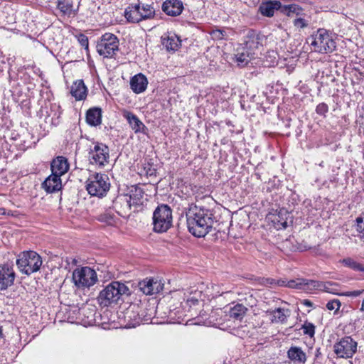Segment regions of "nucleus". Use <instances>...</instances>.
I'll return each instance as SVG.
<instances>
[{
    "instance_id": "72a5a7b5",
    "label": "nucleus",
    "mask_w": 364,
    "mask_h": 364,
    "mask_svg": "<svg viewBox=\"0 0 364 364\" xmlns=\"http://www.w3.org/2000/svg\"><path fill=\"white\" fill-rule=\"evenodd\" d=\"M315 283L316 282L314 280H306L298 278L296 279L287 281V287L289 288L302 289L305 286H309V284H312L314 287H316Z\"/></svg>"
},
{
    "instance_id": "09e8293b",
    "label": "nucleus",
    "mask_w": 364,
    "mask_h": 364,
    "mask_svg": "<svg viewBox=\"0 0 364 364\" xmlns=\"http://www.w3.org/2000/svg\"><path fill=\"white\" fill-rule=\"evenodd\" d=\"M287 281L279 280L277 284L279 286L287 287Z\"/></svg>"
},
{
    "instance_id": "39448f33",
    "label": "nucleus",
    "mask_w": 364,
    "mask_h": 364,
    "mask_svg": "<svg viewBox=\"0 0 364 364\" xmlns=\"http://www.w3.org/2000/svg\"><path fill=\"white\" fill-rule=\"evenodd\" d=\"M43 261L41 257L34 251H24L18 255L16 265L19 271L30 275L39 271Z\"/></svg>"
},
{
    "instance_id": "58836bf2",
    "label": "nucleus",
    "mask_w": 364,
    "mask_h": 364,
    "mask_svg": "<svg viewBox=\"0 0 364 364\" xmlns=\"http://www.w3.org/2000/svg\"><path fill=\"white\" fill-rule=\"evenodd\" d=\"M293 25L299 29L304 28L309 26V21L302 17V16H299L294 19Z\"/></svg>"
},
{
    "instance_id": "7ed1b4c3",
    "label": "nucleus",
    "mask_w": 364,
    "mask_h": 364,
    "mask_svg": "<svg viewBox=\"0 0 364 364\" xmlns=\"http://www.w3.org/2000/svg\"><path fill=\"white\" fill-rule=\"evenodd\" d=\"M311 50L320 53H332L336 46L332 34L326 29L319 28L306 39Z\"/></svg>"
},
{
    "instance_id": "bb28decb",
    "label": "nucleus",
    "mask_w": 364,
    "mask_h": 364,
    "mask_svg": "<svg viewBox=\"0 0 364 364\" xmlns=\"http://www.w3.org/2000/svg\"><path fill=\"white\" fill-rule=\"evenodd\" d=\"M144 194V193L142 188L136 186H132L129 191V195H128V198H130V203H132V205L138 206L142 205Z\"/></svg>"
},
{
    "instance_id": "cd10ccee",
    "label": "nucleus",
    "mask_w": 364,
    "mask_h": 364,
    "mask_svg": "<svg viewBox=\"0 0 364 364\" xmlns=\"http://www.w3.org/2000/svg\"><path fill=\"white\" fill-rule=\"evenodd\" d=\"M281 12L288 17L293 18L294 16H302L304 14V9L297 4L282 5Z\"/></svg>"
},
{
    "instance_id": "4468645a",
    "label": "nucleus",
    "mask_w": 364,
    "mask_h": 364,
    "mask_svg": "<svg viewBox=\"0 0 364 364\" xmlns=\"http://www.w3.org/2000/svg\"><path fill=\"white\" fill-rule=\"evenodd\" d=\"M164 283L159 278H151L139 282L140 290L146 295H152L161 292Z\"/></svg>"
},
{
    "instance_id": "c756f323",
    "label": "nucleus",
    "mask_w": 364,
    "mask_h": 364,
    "mask_svg": "<svg viewBox=\"0 0 364 364\" xmlns=\"http://www.w3.org/2000/svg\"><path fill=\"white\" fill-rule=\"evenodd\" d=\"M247 311V308L244 305L237 304L229 309L228 314L230 318L234 320L241 321L244 318Z\"/></svg>"
},
{
    "instance_id": "9b49d317",
    "label": "nucleus",
    "mask_w": 364,
    "mask_h": 364,
    "mask_svg": "<svg viewBox=\"0 0 364 364\" xmlns=\"http://www.w3.org/2000/svg\"><path fill=\"white\" fill-rule=\"evenodd\" d=\"M357 346L350 336H345L334 344V353L338 358H350L357 351Z\"/></svg>"
},
{
    "instance_id": "c85d7f7f",
    "label": "nucleus",
    "mask_w": 364,
    "mask_h": 364,
    "mask_svg": "<svg viewBox=\"0 0 364 364\" xmlns=\"http://www.w3.org/2000/svg\"><path fill=\"white\" fill-rule=\"evenodd\" d=\"M163 45L167 50H176L181 46V40L176 34L168 35L162 38Z\"/></svg>"
},
{
    "instance_id": "de8ad7c7",
    "label": "nucleus",
    "mask_w": 364,
    "mask_h": 364,
    "mask_svg": "<svg viewBox=\"0 0 364 364\" xmlns=\"http://www.w3.org/2000/svg\"><path fill=\"white\" fill-rule=\"evenodd\" d=\"M302 304L304 306H309V307H312L313 306V303L311 301L308 300V299L303 300Z\"/></svg>"
},
{
    "instance_id": "f257e3e1",
    "label": "nucleus",
    "mask_w": 364,
    "mask_h": 364,
    "mask_svg": "<svg viewBox=\"0 0 364 364\" xmlns=\"http://www.w3.org/2000/svg\"><path fill=\"white\" fill-rule=\"evenodd\" d=\"M186 217L188 231L195 237H205L211 231L214 220L210 210L192 204L186 212Z\"/></svg>"
},
{
    "instance_id": "aec40b11",
    "label": "nucleus",
    "mask_w": 364,
    "mask_h": 364,
    "mask_svg": "<svg viewBox=\"0 0 364 364\" xmlns=\"http://www.w3.org/2000/svg\"><path fill=\"white\" fill-rule=\"evenodd\" d=\"M60 175L53 173L43 183V187L48 193H54L61 189L62 183Z\"/></svg>"
},
{
    "instance_id": "b1692460",
    "label": "nucleus",
    "mask_w": 364,
    "mask_h": 364,
    "mask_svg": "<svg viewBox=\"0 0 364 364\" xmlns=\"http://www.w3.org/2000/svg\"><path fill=\"white\" fill-rule=\"evenodd\" d=\"M86 121L91 126H97L102 123V109L93 107L87 112Z\"/></svg>"
},
{
    "instance_id": "dca6fc26",
    "label": "nucleus",
    "mask_w": 364,
    "mask_h": 364,
    "mask_svg": "<svg viewBox=\"0 0 364 364\" xmlns=\"http://www.w3.org/2000/svg\"><path fill=\"white\" fill-rule=\"evenodd\" d=\"M131 206L132 203H130V198H128V195H119L112 203V208L122 217L129 215Z\"/></svg>"
},
{
    "instance_id": "a19ab883",
    "label": "nucleus",
    "mask_w": 364,
    "mask_h": 364,
    "mask_svg": "<svg viewBox=\"0 0 364 364\" xmlns=\"http://www.w3.org/2000/svg\"><path fill=\"white\" fill-rule=\"evenodd\" d=\"M211 36L215 40H222L227 37L226 31L221 29H215L211 32Z\"/></svg>"
},
{
    "instance_id": "ea45409f",
    "label": "nucleus",
    "mask_w": 364,
    "mask_h": 364,
    "mask_svg": "<svg viewBox=\"0 0 364 364\" xmlns=\"http://www.w3.org/2000/svg\"><path fill=\"white\" fill-rule=\"evenodd\" d=\"M57 7L64 14H70L72 9V5L65 1H59Z\"/></svg>"
},
{
    "instance_id": "a211bd4d",
    "label": "nucleus",
    "mask_w": 364,
    "mask_h": 364,
    "mask_svg": "<svg viewBox=\"0 0 364 364\" xmlns=\"http://www.w3.org/2000/svg\"><path fill=\"white\" fill-rule=\"evenodd\" d=\"M282 2L277 0L262 2L259 6L260 14L266 17H272L276 11L280 10Z\"/></svg>"
},
{
    "instance_id": "e433bc0d",
    "label": "nucleus",
    "mask_w": 364,
    "mask_h": 364,
    "mask_svg": "<svg viewBox=\"0 0 364 364\" xmlns=\"http://www.w3.org/2000/svg\"><path fill=\"white\" fill-rule=\"evenodd\" d=\"M139 312L141 317V322L148 323L151 321V319L155 314V310L154 307L149 309L146 308L144 309H141V308Z\"/></svg>"
},
{
    "instance_id": "a18cd8bd",
    "label": "nucleus",
    "mask_w": 364,
    "mask_h": 364,
    "mask_svg": "<svg viewBox=\"0 0 364 364\" xmlns=\"http://www.w3.org/2000/svg\"><path fill=\"white\" fill-rule=\"evenodd\" d=\"M364 292V289L362 290H355L350 291H346L341 294L339 295L346 296H351V297H357L359 296Z\"/></svg>"
},
{
    "instance_id": "20e7f679",
    "label": "nucleus",
    "mask_w": 364,
    "mask_h": 364,
    "mask_svg": "<svg viewBox=\"0 0 364 364\" xmlns=\"http://www.w3.org/2000/svg\"><path fill=\"white\" fill-rule=\"evenodd\" d=\"M109 188V178L105 173H93L89 176L86 181V190L92 196L103 198Z\"/></svg>"
},
{
    "instance_id": "f8f14e48",
    "label": "nucleus",
    "mask_w": 364,
    "mask_h": 364,
    "mask_svg": "<svg viewBox=\"0 0 364 364\" xmlns=\"http://www.w3.org/2000/svg\"><path fill=\"white\" fill-rule=\"evenodd\" d=\"M265 36L255 30H249L244 36L242 50H247L254 55L255 51L262 46Z\"/></svg>"
},
{
    "instance_id": "f03ea898",
    "label": "nucleus",
    "mask_w": 364,
    "mask_h": 364,
    "mask_svg": "<svg viewBox=\"0 0 364 364\" xmlns=\"http://www.w3.org/2000/svg\"><path fill=\"white\" fill-rule=\"evenodd\" d=\"M131 294V290L124 283L114 281L107 285L98 296L100 305L108 306L112 303H115L124 296Z\"/></svg>"
},
{
    "instance_id": "5701e85b",
    "label": "nucleus",
    "mask_w": 364,
    "mask_h": 364,
    "mask_svg": "<svg viewBox=\"0 0 364 364\" xmlns=\"http://www.w3.org/2000/svg\"><path fill=\"white\" fill-rule=\"evenodd\" d=\"M70 93L76 100H84L87 96V87L82 80L75 82L70 89Z\"/></svg>"
},
{
    "instance_id": "f3484780",
    "label": "nucleus",
    "mask_w": 364,
    "mask_h": 364,
    "mask_svg": "<svg viewBox=\"0 0 364 364\" xmlns=\"http://www.w3.org/2000/svg\"><path fill=\"white\" fill-rule=\"evenodd\" d=\"M161 9L168 16H178L183 10V4L180 0H166L162 4Z\"/></svg>"
},
{
    "instance_id": "2f4dec72",
    "label": "nucleus",
    "mask_w": 364,
    "mask_h": 364,
    "mask_svg": "<svg viewBox=\"0 0 364 364\" xmlns=\"http://www.w3.org/2000/svg\"><path fill=\"white\" fill-rule=\"evenodd\" d=\"M203 296L201 291H192L190 292L189 296H187L185 304L188 306L189 308L198 306L200 302L203 301Z\"/></svg>"
},
{
    "instance_id": "ddd939ff",
    "label": "nucleus",
    "mask_w": 364,
    "mask_h": 364,
    "mask_svg": "<svg viewBox=\"0 0 364 364\" xmlns=\"http://www.w3.org/2000/svg\"><path fill=\"white\" fill-rule=\"evenodd\" d=\"M16 278V273L11 265L9 264H0V291L7 289L11 287Z\"/></svg>"
},
{
    "instance_id": "1a4fd4ad",
    "label": "nucleus",
    "mask_w": 364,
    "mask_h": 364,
    "mask_svg": "<svg viewBox=\"0 0 364 364\" xmlns=\"http://www.w3.org/2000/svg\"><path fill=\"white\" fill-rule=\"evenodd\" d=\"M109 149L103 143H95L93 147L90 148L88 152L90 164L98 168H103L107 166L109 163Z\"/></svg>"
},
{
    "instance_id": "6e6552de",
    "label": "nucleus",
    "mask_w": 364,
    "mask_h": 364,
    "mask_svg": "<svg viewBox=\"0 0 364 364\" xmlns=\"http://www.w3.org/2000/svg\"><path fill=\"white\" fill-rule=\"evenodd\" d=\"M119 39L111 33L103 34L97 41L96 49L100 55L104 58H113L119 50Z\"/></svg>"
},
{
    "instance_id": "4c0bfd02",
    "label": "nucleus",
    "mask_w": 364,
    "mask_h": 364,
    "mask_svg": "<svg viewBox=\"0 0 364 364\" xmlns=\"http://www.w3.org/2000/svg\"><path fill=\"white\" fill-rule=\"evenodd\" d=\"M303 333L305 335H308L311 338L314 337L315 334V326L309 322L306 321L301 326Z\"/></svg>"
},
{
    "instance_id": "79ce46f5",
    "label": "nucleus",
    "mask_w": 364,
    "mask_h": 364,
    "mask_svg": "<svg viewBox=\"0 0 364 364\" xmlns=\"http://www.w3.org/2000/svg\"><path fill=\"white\" fill-rule=\"evenodd\" d=\"M341 302L338 299H333V300H331V301H329L327 304H326V308L328 309V310H335L336 312L337 311H338V309H340L341 307Z\"/></svg>"
},
{
    "instance_id": "0eeeda50",
    "label": "nucleus",
    "mask_w": 364,
    "mask_h": 364,
    "mask_svg": "<svg viewBox=\"0 0 364 364\" xmlns=\"http://www.w3.org/2000/svg\"><path fill=\"white\" fill-rule=\"evenodd\" d=\"M172 210L168 205H159L153 213V230L158 233L166 232L172 226Z\"/></svg>"
},
{
    "instance_id": "f704fd0d",
    "label": "nucleus",
    "mask_w": 364,
    "mask_h": 364,
    "mask_svg": "<svg viewBox=\"0 0 364 364\" xmlns=\"http://www.w3.org/2000/svg\"><path fill=\"white\" fill-rule=\"evenodd\" d=\"M97 219L98 221L104 223L107 225H114L116 223L115 216L109 211H105V213L100 214Z\"/></svg>"
},
{
    "instance_id": "6ab92c4d",
    "label": "nucleus",
    "mask_w": 364,
    "mask_h": 364,
    "mask_svg": "<svg viewBox=\"0 0 364 364\" xmlns=\"http://www.w3.org/2000/svg\"><path fill=\"white\" fill-rule=\"evenodd\" d=\"M140 309L141 307L138 304H131L127 309L124 317L129 323V327H135L141 322Z\"/></svg>"
},
{
    "instance_id": "7c9ffc66",
    "label": "nucleus",
    "mask_w": 364,
    "mask_h": 364,
    "mask_svg": "<svg viewBox=\"0 0 364 364\" xmlns=\"http://www.w3.org/2000/svg\"><path fill=\"white\" fill-rule=\"evenodd\" d=\"M272 316L271 321L273 323H284L288 316H289V311L282 308H277L269 311Z\"/></svg>"
},
{
    "instance_id": "4be33fe9",
    "label": "nucleus",
    "mask_w": 364,
    "mask_h": 364,
    "mask_svg": "<svg viewBox=\"0 0 364 364\" xmlns=\"http://www.w3.org/2000/svg\"><path fill=\"white\" fill-rule=\"evenodd\" d=\"M148 81L145 75L141 73L132 77L130 80V87L134 93L143 92L146 89Z\"/></svg>"
},
{
    "instance_id": "603ef678",
    "label": "nucleus",
    "mask_w": 364,
    "mask_h": 364,
    "mask_svg": "<svg viewBox=\"0 0 364 364\" xmlns=\"http://www.w3.org/2000/svg\"><path fill=\"white\" fill-rule=\"evenodd\" d=\"M2 335H3V333H2V328H1V326H0V338L2 337Z\"/></svg>"
},
{
    "instance_id": "473e14b6",
    "label": "nucleus",
    "mask_w": 364,
    "mask_h": 364,
    "mask_svg": "<svg viewBox=\"0 0 364 364\" xmlns=\"http://www.w3.org/2000/svg\"><path fill=\"white\" fill-rule=\"evenodd\" d=\"M236 61L239 66L243 67L254 58V54L247 50H242L241 52H237L235 55Z\"/></svg>"
},
{
    "instance_id": "49530a36",
    "label": "nucleus",
    "mask_w": 364,
    "mask_h": 364,
    "mask_svg": "<svg viewBox=\"0 0 364 364\" xmlns=\"http://www.w3.org/2000/svg\"><path fill=\"white\" fill-rule=\"evenodd\" d=\"M357 230L360 233L364 234V219L362 218H358L356 219Z\"/></svg>"
},
{
    "instance_id": "2eb2a0df",
    "label": "nucleus",
    "mask_w": 364,
    "mask_h": 364,
    "mask_svg": "<svg viewBox=\"0 0 364 364\" xmlns=\"http://www.w3.org/2000/svg\"><path fill=\"white\" fill-rule=\"evenodd\" d=\"M122 117L126 119L129 127L135 134L141 133L145 135L148 134V128L136 114L127 109H124L122 112Z\"/></svg>"
},
{
    "instance_id": "9d476101",
    "label": "nucleus",
    "mask_w": 364,
    "mask_h": 364,
    "mask_svg": "<svg viewBox=\"0 0 364 364\" xmlns=\"http://www.w3.org/2000/svg\"><path fill=\"white\" fill-rule=\"evenodd\" d=\"M73 280L78 288H89L97 281L96 272L90 267L75 269L73 272Z\"/></svg>"
},
{
    "instance_id": "c9c22d12",
    "label": "nucleus",
    "mask_w": 364,
    "mask_h": 364,
    "mask_svg": "<svg viewBox=\"0 0 364 364\" xmlns=\"http://www.w3.org/2000/svg\"><path fill=\"white\" fill-rule=\"evenodd\" d=\"M342 263L345 266H346L355 271H359V272H364V267L361 264L357 262L356 261H355L353 259H352L350 257L343 259L342 260Z\"/></svg>"
},
{
    "instance_id": "393cba45",
    "label": "nucleus",
    "mask_w": 364,
    "mask_h": 364,
    "mask_svg": "<svg viewBox=\"0 0 364 364\" xmlns=\"http://www.w3.org/2000/svg\"><path fill=\"white\" fill-rule=\"evenodd\" d=\"M287 356L291 360L294 362L304 363L306 361V353L300 347H291L287 351Z\"/></svg>"
},
{
    "instance_id": "412c9836",
    "label": "nucleus",
    "mask_w": 364,
    "mask_h": 364,
    "mask_svg": "<svg viewBox=\"0 0 364 364\" xmlns=\"http://www.w3.org/2000/svg\"><path fill=\"white\" fill-rule=\"evenodd\" d=\"M50 168L53 173L62 176L68 171L69 164L65 157L57 156L52 161Z\"/></svg>"
},
{
    "instance_id": "37998d69",
    "label": "nucleus",
    "mask_w": 364,
    "mask_h": 364,
    "mask_svg": "<svg viewBox=\"0 0 364 364\" xmlns=\"http://www.w3.org/2000/svg\"><path fill=\"white\" fill-rule=\"evenodd\" d=\"M77 41H78L79 43L81 45V46L83 47L85 49L88 50V46H89L88 38L82 33L79 34L77 36Z\"/></svg>"
},
{
    "instance_id": "3c124183",
    "label": "nucleus",
    "mask_w": 364,
    "mask_h": 364,
    "mask_svg": "<svg viewBox=\"0 0 364 364\" xmlns=\"http://www.w3.org/2000/svg\"><path fill=\"white\" fill-rule=\"evenodd\" d=\"M360 311H364V298H363V302H362V305H361V307H360Z\"/></svg>"
},
{
    "instance_id": "8fccbe9b",
    "label": "nucleus",
    "mask_w": 364,
    "mask_h": 364,
    "mask_svg": "<svg viewBox=\"0 0 364 364\" xmlns=\"http://www.w3.org/2000/svg\"><path fill=\"white\" fill-rule=\"evenodd\" d=\"M5 213H6L5 209L3 208H0V215H5Z\"/></svg>"
},
{
    "instance_id": "a878e982",
    "label": "nucleus",
    "mask_w": 364,
    "mask_h": 364,
    "mask_svg": "<svg viewBox=\"0 0 364 364\" xmlns=\"http://www.w3.org/2000/svg\"><path fill=\"white\" fill-rule=\"evenodd\" d=\"M289 213L285 209H280L279 211L273 215L272 222L277 229H284L287 227V218Z\"/></svg>"
},
{
    "instance_id": "423d86ee",
    "label": "nucleus",
    "mask_w": 364,
    "mask_h": 364,
    "mask_svg": "<svg viewBox=\"0 0 364 364\" xmlns=\"http://www.w3.org/2000/svg\"><path fill=\"white\" fill-rule=\"evenodd\" d=\"M154 16L153 4L141 2L129 5L124 11V16L130 23H139L144 20L151 19Z\"/></svg>"
},
{
    "instance_id": "c03bdc74",
    "label": "nucleus",
    "mask_w": 364,
    "mask_h": 364,
    "mask_svg": "<svg viewBox=\"0 0 364 364\" xmlns=\"http://www.w3.org/2000/svg\"><path fill=\"white\" fill-rule=\"evenodd\" d=\"M316 112L319 115H325L328 112V106L326 103L321 102L316 106Z\"/></svg>"
}]
</instances>
